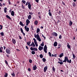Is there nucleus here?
Segmentation results:
<instances>
[{
	"label": "nucleus",
	"mask_w": 77,
	"mask_h": 77,
	"mask_svg": "<svg viewBox=\"0 0 77 77\" xmlns=\"http://www.w3.org/2000/svg\"><path fill=\"white\" fill-rule=\"evenodd\" d=\"M66 61L67 63H71V60L68 59V58L67 57H64V60L63 61V62H66Z\"/></svg>",
	"instance_id": "obj_1"
},
{
	"label": "nucleus",
	"mask_w": 77,
	"mask_h": 77,
	"mask_svg": "<svg viewBox=\"0 0 77 77\" xmlns=\"http://www.w3.org/2000/svg\"><path fill=\"white\" fill-rule=\"evenodd\" d=\"M34 37L35 38H36L37 37V39L38 41H39V42H41V38L39 37V35H38V34H37V35H35V34Z\"/></svg>",
	"instance_id": "obj_2"
},
{
	"label": "nucleus",
	"mask_w": 77,
	"mask_h": 77,
	"mask_svg": "<svg viewBox=\"0 0 77 77\" xmlns=\"http://www.w3.org/2000/svg\"><path fill=\"white\" fill-rule=\"evenodd\" d=\"M25 5L26 6H27V5H28L29 9L30 10H31V9H32V5H31L29 2H26Z\"/></svg>",
	"instance_id": "obj_3"
},
{
	"label": "nucleus",
	"mask_w": 77,
	"mask_h": 77,
	"mask_svg": "<svg viewBox=\"0 0 77 77\" xmlns=\"http://www.w3.org/2000/svg\"><path fill=\"white\" fill-rule=\"evenodd\" d=\"M58 60H59V61H58V63H60V65H62V64H63V63L62 62H63V60H62L60 59V58H58Z\"/></svg>",
	"instance_id": "obj_4"
},
{
	"label": "nucleus",
	"mask_w": 77,
	"mask_h": 77,
	"mask_svg": "<svg viewBox=\"0 0 77 77\" xmlns=\"http://www.w3.org/2000/svg\"><path fill=\"white\" fill-rule=\"evenodd\" d=\"M30 49L31 51H38V49L35 48H33L32 47H31L30 48Z\"/></svg>",
	"instance_id": "obj_5"
},
{
	"label": "nucleus",
	"mask_w": 77,
	"mask_h": 77,
	"mask_svg": "<svg viewBox=\"0 0 77 77\" xmlns=\"http://www.w3.org/2000/svg\"><path fill=\"white\" fill-rule=\"evenodd\" d=\"M6 52L8 54H11V50L8 49L6 48Z\"/></svg>",
	"instance_id": "obj_6"
},
{
	"label": "nucleus",
	"mask_w": 77,
	"mask_h": 77,
	"mask_svg": "<svg viewBox=\"0 0 77 77\" xmlns=\"http://www.w3.org/2000/svg\"><path fill=\"white\" fill-rule=\"evenodd\" d=\"M26 26H28V25H29V24L30 23V21L29 20V19H27L26 21Z\"/></svg>",
	"instance_id": "obj_7"
},
{
	"label": "nucleus",
	"mask_w": 77,
	"mask_h": 77,
	"mask_svg": "<svg viewBox=\"0 0 77 77\" xmlns=\"http://www.w3.org/2000/svg\"><path fill=\"white\" fill-rule=\"evenodd\" d=\"M52 35L53 36H56V37H57V33L56 32H53L52 33Z\"/></svg>",
	"instance_id": "obj_8"
},
{
	"label": "nucleus",
	"mask_w": 77,
	"mask_h": 77,
	"mask_svg": "<svg viewBox=\"0 0 77 77\" xmlns=\"http://www.w3.org/2000/svg\"><path fill=\"white\" fill-rule=\"evenodd\" d=\"M47 69H48V67H47V66H45L44 67V72H45L47 71Z\"/></svg>",
	"instance_id": "obj_9"
},
{
	"label": "nucleus",
	"mask_w": 77,
	"mask_h": 77,
	"mask_svg": "<svg viewBox=\"0 0 77 77\" xmlns=\"http://www.w3.org/2000/svg\"><path fill=\"white\" fill-rule=\"evenodd\" d=\"M37 69V66L36 65H35L33 67L32 69L34 70H35Z\"/></svg>",
	"instance_id": "obj_10"
},
{
	"label": "nucleus",
	"mask_w": 77,
	"mask_h": 77,
	"mask_svg": "<svg viewBox=\"0 0 77 77\" xmlns=\"http://www.w3.org/2000/svg\"><path fill=\"white\" fill-rule=\"evenodd\" d=\"M43 48H44L43 47H42L40 45L39 46V47L38 48V50L40 51H41L42 50H43Z\"/></svg>",
	"instance_id": "obj_11"
},
{
	"label": "nucleus",
	"mask_w": 77,
	"mask_h": 77,
	"mask_svg": "<svg viewBox=\"0 0 77 77\" xmlns=\"http://www.w3.org/2000/svg\"><path fill=\"white\" fill-rule=\"evenodd\" d=\"M20 31L21 33H23V36H25V33H24L23 32V29H22V28H20Z\"/></svg>",
	"instance_id": "obj_12"
},
{
	"label": "nucleus",
	"mask_w": 77,
	"mask_h": 77,
	"mask_svg": "<svg viewBox=\"0 0 77 77\" xmlns=\"http://www.w3.org/2000/svg\"><path fill=\"white\" fill-rule=\"evenodd\" d=\"M3 48L2 46H1L0 48V53H2L3 52Z\"/></svg>",
	"instance_id": "obj_13"
},
{
	"label": "nucleus",
	"mask_w": 77,
	"mask_h": 77,
	"mask_svg": "<svg viewBox=\"0 0 77 77\" xmlns=\"http://www.w3.org/2000/svg\"><path fill=\"white\" fill-rule=\"evenodd\" d=\"M12 43L14 44H16V41L14 39H12Z\"/></svg>",
	"instance_id": "obj_14"
},
{
	"label": "nucleus",
	"mask_w": 77,
	"mask_h": 77,
	"mask_svg": "<svg viewBox=\"0 0 77 77\" xmlns=\"http://www.w3.org/2000/svg\"><path fill=\"white\" fill-rule=\"evenodd\" d=\"M57 42H55L54 44V47H57Z\"/></svg>",
	"instance_id": "obj_15"
},
{
	"label": "nucleus",
	"mask_w": 77,
	"mask_h": 77,
	"mask_svg": "<svg viewBox=\"0 0 77 77\" xmlns=\"http://www.w3.org/2000/svg\"><path fill=\"white\" fill-rule=\"evenodd\" d=\"M38 21L37 20H35L34 22V24L37 25H38Z\"/></svg>",
	"instance_id": "obj_16"
},
{
	"label": "nucleus",
	"mask_w": 77,
	"mask_h": 77,
	"mask_svg": "<svg viewBox=\"0 0 77 77\" xmlns=\"http://www.w3.org/2000/svg\"><path fill=\"white\" fill-rule=\"evenodd\" d=\"M28 20H31V18H32V15H29L28 17Z\"/></svg>",
	"instance_id": "obj_17"
},
{
	"label": "nucleus",
	"mask_w": 77,
	"mask_h": 77,
	"mask_svg": "<svg viewBox=\"0 0 77 77\" xmlns=\"http://www.w3.org/2000/svg\"><path fill=\"white\" fill-rule=\"evenodd\" d=\"M72 25V22L70 20V22H69V26H71Z\"/></svg>",
	"instance_id": "obj_18"
},
{
	"label": "nucleus",
	"mask_w": 77,
	"mask_h": 77,
	"mask_svg": "<svg viewBox=\"0 0 77 77\" xmlns=\"http://www.w3.org/2000/svg\"><path fill=\"white\" fill-rule=\"evenodd\" d=\"M11 15H12V16H14V11H11Z\"/></svg>",
	"instance_id": "obj_19"
},
{
	"label": "nucleus",
	"mask_w": 77,
	"mask_h": 77,
	"mask_svg": "<svg viewBox=\"0 0 77 77\" xmlns=\"http://www.w3.org/2000/svg\"><path fill=\"white\" fill-rule=\"evenodd\" d=\"M40 31V29H39V28H37V31H36L37 33H39Z\"/></svg>",
	"instance_id": "obj_20"
},
{
	"label": "nucleus",
	"mask_w": 77,
	"mask_h": 77,
	"mask_svg": "<svg viewBox=\"0 0 77 77\" xmlns=\"http://www.w3.org/2000/svg\"><path fill=\"white\" fill-rule=\"evenodd\" d=\"M19 24L20 25V26H24V24L23 23H22V22L20 21L19 23Z\"/></svg>",
	"instance_id": "obj_21"
},
{
	"label": "nucleus",
	"mask_w": 77,
	"mask_h": 77,
	"mask_svg": "<svg viewBox=\"0 0 77 77\" xmlns=\"http://www.w3.org/2000/svg\"><path fill=\"white\" fill-rule=\"evenodd\" d=\"M6 17L7 18H8V19H9V20H11V17H10L8 15H6Z\"/></svg>",
	"instance_id": "obj_22"
},
{
	"label": "nucleus",
	"mask_w": 77,
	"mask_h": 77,
	"mask_svg": "<svg viewBox=\"0 0 77 77\" xmlns=\"http://www.w3.org/2000/svg\"><path fill=\"white\" fill-rule=\"evenodd\" d=\"M63 56V53H61L59 57H62V56Z\"/></svg>",
	"instance_id": "obj_23"
},
{
	"label": "nucleus",
	"mask_w": 77,
	"mask_h": 77,
	"mask_svg": "<svg viewBox=\"0 0 77 77\" xmlns=\"http://www.w3.org/2000/svg\"><path fill=\"white\" fill-rule=\"evenodd\" d=\"M44 50H47V45H45L44 47Z\"/></svg>",
	"instance_id": "obj_24"
},
{
	"label": "nucleus",
	"mask_w": 77,
	"mask_h": 77,
	"mask_svg": "<svg viewBox=\"0 0 77 77\" xmlns=\"http://www.w3.org/2000/svg\"><path fill=\"white\" fill-rule=\"evenodd\" d=\"M72 5L73 6V7H74V8H75V7L76 5L75 4V2H73V3L72 4Z\"/></svg>",
	"instance_id": "obj_25"
},
{
	"label": "nucleus",
	"mask_w": 77,
	"mask_h": 77,
	"mask_svg": "<svg viewBox=\"0 0 77 77\" xmlns=\"http://www.w3.org/2000/svg\"><path fill=\"white\" fill-rule=\"evenodd\" d=\"M5 75H4V77H7L8 75V74L7 73H6V72H5Z\"/></svg>",
	"instance_id": "obj_26"
},
{
	"label": "nucleus",
	"mask_w": 77,
	"mask_h": 77,
	"mask_svg": "<svg viewBox=\"0 0 77 77\" xmlns=\"http://www.w3.org/2000/svg\"><path fill=\"white\" fill-rule=\"evenodd\" d=\"M25 31H27V32H29V28L27 27V28L25 29Z\"/></svg>",
	"instance_id": "obj_27"
},
{
	"label": "nucleus",
	"mask_w": 77,
	"mask_h": 77,
	"mask_svg": "<svg viewBox=\"0 0 77 77\" xmlns=\"http://www.w3.org/2000/svg\"><path fill=\"white\" fill-rule=\"evenodd\" d=\"M33 40H34V42L35 44H36V43H37V41H36V39H35V38H33Z\"/></svg>",
	"instance_id": "obj_28"
},
{
	"label": "nucleus",
	"mask_w": 77,
	"mask_h": 77,
	"mask_svg": "<svg viewBox=\"0 0 77 77\" xmlns=\"http://www.w3.org/2000/svg\"><path fill=\"white\" fill-rule=\"evenodd\" d=\"M7 9V8H5L4 11V12H5V13H6V12H7V11H6Z\"/></svg>",
	"instance_id": "obj_29"
},
{
	"label": "nucleus",
	"mask_w": 77,
	"mask_h": 77,
	"mask_svg": "<svg viewBox=\"0 0 77 77\" xmlns=\"http://www.w3.org/2000/svg\"><path fill=\"white\" fill-rule=\"evenodd\" d=\"M30 43H31V42L30 41H29L28 42H27L26 43L28 45H30Z\"/></svg>",
	"instance_id": "obj_30"
},
{
	"label": "nucleus",
	"mask_w": 77,
	"mask_h": 77,
	"mask_svg": "<svg viewBox=\"0 0 77 77\" xmlns=\"http://www.w3.org/2000/svg\"><path fill=\"white\" fill-rule=\"evenodd\" d=\"M73 54V57L74 59H75V54H74V53H72Z\"/></svg>",
	"instance_id": "obj_31"
},
{
	"label": "nucleus",
	"mask_w": 77,
	"mask_h": 77,
	"mask_svg": "<svg viewBox=\"0 0 77 77\" xmlns=\"http://www.w3.org/2000/svg\"><path fill=\"white\" fill-rule=\"evenodd\" d=\"M42 60L43 62H45L46 61V59H45V58H43L42 59Z\"/></svg>",
	"instance_id": "obj_32"
},
{
	"label": "nucleus",
	"mask_w": 77,
	"mask_h": 77,
	"mask_svg": "<svg viewBox=\"0 0 77 77\" xmlns=\"http://www.w3.org/2000/svg\"><path fill=\"white\" fill-rule=\"evenodd\" d=\"M67 47L69 49H71V46L70 45H67Z\"/></svg>",
	"instance_id": "obj_33"
},
{
	"label": "nucleus",
	"mask_w": 77,
	"mask_h": 77,
	"mask_svg": "<svg viewBox=\"0 0 77 77\" xmlns=\"http://www.w3.org/2000/svg\"><path fill=\"white\" fill-rule=\"evenodd\" d=\"M40 45L41 46H42V47H44V43L43 42H42V43L40 44Z\"/></svg>",
	"instance_id": "obj_34"
},
{
	"label": "nucleus",
	"mask_w": 77,
	"mask_h": 77,
	"mask_svg": "<svg viewBox=\"0 0 77 77\" xmlns=\"http://www.w3.org/2000/svg\"><path fill=\"white\" fill-rule=\"evenodd\" d=\"M31 53L32 54H35V52L34 51H32L31 52Z\"/></svg>",
	"instance_id": "obj_35"
},
{
	"label": "nucleus",
	"mask_w": 77,
	"mask_h": 77,
	"mask_svg": "<svg viewBox=\"0 0 77 77\" xmlns=\"http://www.w3.org/2000/svg\"><path fill=\"white\" fill-rule=\"evenodd\" d=\"M39 57H40V58H43V55L42 54H41L40 55Z\"/></svg>",
	"instance_id": "obj_36"
},
{
	"label": "nucleus",
	"mask_w": 77,
	"mask_h": 77,
	"mask_svg": "<svg viewBox=\"0 0 77 77\" xmlns=\"http://www.w3.org/2000/svg\"><path fill=\"white\" fill-rule=\"evenodd\" d=\"M11 75L14 77L15 76V73L14 72H13V73L11 74Z\"/></svg>",
	"instance_id": "obj_37"
},
{
	"label": "nucleus",
	"mask_w": 77,
	"mask_h": 77,
	"mask_svg": "<svg viewBox=\"0 0 77 77\" xmlns=\"http://www.w3.org/2000/svg\"><path fill=\"white\" fill-rule=\"evenodd\" d=\"M3 28V26L2 25H0V30H2Z\"/></svg>",
	"instance_id": "obj_38"
},
{
	"label": "nucleus",
	"mask_w": 77,
	"mask_h": 77,
	"mask_svg": "<svg viewBox=\"0 0 77 77\" xmlns=\"http://www.w3.org/2000/svg\"><path fill=\"white\" fill-rule=\"evenodd\" d=\"M0 35L2 36H4V33L3 32H2L0 33Z\"/></svg>",
	"instance_id": "obj_39"
},
{
	"label": "nucleus",
	"mask_w": 77,
	"mask_h": 77,
	"mask_svg": "<svg viewBox=\"0 0 77 77\" xmlns=\"http://www.w3.org/2000/svg\"><path fill=\"white\" fill-rule=\"evenodd\" d=\"M29 63H32V60L31 59H29Z\"/></svg>",
	"instance_id": "obj_40"
},
{
	"label": "nucleus",
	"mask_w": 77,
	"mask_h": 77,
	"mask_svg": "<svg viewBox=\"0 0 77 77\" xmlns=\"http://www.w3.org/2000/svg\"><path fill=\"white\" fill-rule=\"evenodd\" d=\"M34 42H32V43L30 45V46H31V47H33L32 45H34Z\"/></svg>",
	"instance_id": "obj_41"
},
{
	"label": "nucleus",
	"mask_w": 77,
	"mask_h": 77,
	"mask_svg": "<svg viewBox=\"0 0 77 77\" xmlns=\"http://www.w3.org/2000/svg\"><path fill=\"white\" fill-rule=\"evenodd\" d=\"M52 70L53 71H55V69L54 68V67L53 66L52 68Z\"/></svg>",
	"instance_id": "obj_42"
},
{
	"label": "nucleus",
	"mask_w": 77,
	"mask_h": 77,
	"mask_svg": "<svg viewBox=\"0 0 77 77\" xmlns=\"http://www.w3.org/2000/svg\"><path fill=\"white\" fill-rule=\"evenodd\" d=\"M48 14L49 16H52V14H51V12H49Z\"/></svg>",
	"instance_id": "obj_43"
},
{
	"label": "nucleus",
	"mask_w": 77,
	"mask_h": 77,
	"mask_svg": "<svg viewBox=\"0 0 77 77\" xmlns=\"http://www.w3.org/2000/svg\"><path fill=\"white\" fill-rule=\"evenodd\" d=\"M22 2L24 3V4H26V1L24 0H22Z\"/></svg>",
	"instance_id": "obj_44"
},
{
	"label": "nucleus",
	"mask_w": 77,
	"mask_h": 77,
	"mask_svg": "<svg viewBox=\"0 0 77 77\" xmlns=\"http://www.w3.org/2000/svg\"><path fill=\"white\" fill-rule=\"evenodd\" d=\"M48 54L49 55V56H50V57H51V54L50 53V52H48Z\"/></svg>",
	"instance_id": "obj_45"
},
{
	"label": "nucleus",
	"mask_w": 77,
	"mask_h": 77,
	"mask_svg": "<svg viewBox=\"0 0 77 77\" xmlns=\"http://www.w3.org/2000/svg\"><path fill=\"white\" fill-rule=\"evenodd\" d=\"M22 8L23 9H25V7H24V6L23 4H22Z\"/></svg>",
	"instance_id": "obj_46"
},
{
	"label": "nucleus",
	"mask_w": 77,
	"mask_h": 77,
	"mask_svg": "<svg viewBox=\"0 0 77 77\" xmlns=\"http://www.w3.org/2000/svg\"><path fill=\"white\" fill-rule=\"evenodd\" d=\"M5 63L7 64V65H8V61H7L6 60H5Z\"/></svg>",
	"instance_id": "obj_47"
},
{
	"label": "nucleus",
	"mask_w": 77,
	"mask_h": 77,
	"mask_svg": "<svg viewBox=\"0 0 77 77\" xmlns=\"http://www.w3.org/2000/svg\"><path fill=\"white\" fill-rule=\"evenodd\" d=\"M29 14H30V15H33V13H32V12H29Z\"/></svg>",
	"instance_id": "obj_48"
},
{
	"label": "nucleus",
	"mask_w": 77,
	"mask_h": 77,
	"mask_svg": "<svg viewBox=\"0 0 77 77\" xmlns=\"http://www.w3.org/2000/svg\"><path fill=\"white\" fill-rule=\"evenodd\" d=\"M57 13H58V14H59V15H60V14H61V11H59V12H57Z\"/></svg>",
	"instance_id": "obj_49"
},
{
	"label": "nucleus",
	"mask_w": 77,
	"mask_h": 77,
	"mask_svg": "<svg viewBox=\"0 0 77 77\" xmlns=\"http://www.w3.org/2000/svg\"><path fill=\"white\" fill-rule=\"evenodd\" d=\"M44 51L45 53H47V50H44Z\"/></svg>",
	"instance_id": "obj_50"
},
{
	"label": "nucleus",
	"mask_w": 77,
	"mask_h": 77,
	"mask_svg": "<svg viewBox=\"0 0 77 77\" xmlns=\"http://www.w3.org/2000/svg\"><path fill=\"white\" fill-rule=\"evenodd\" d=\"M28 70L29 72H30V71H31V69H30V68H28Z\"/></svg>",
	"instance_id": "obj_51"
},
{
	"label": "nucleus",
	"mask_w": 77,
	"mask_h": 77,
	"mask_svg": "<svg viewBox=\"0 0 77 77\" xmlns=\"http://www.w3.org/2000/svg\"><path fill=\"white\" fill-rule=\"evenodd\" d=\"M59 39H61L62 38V35H60L59 36Z\"/></svg>",
	"instance_id": "obj_52"
},
{
	"label": "nucleus",
	"mask_w": 77,
	"mask_h": 77,
	"mask_svg": "<svg viewBox=\"0 0 77 77\" xmlns=\"http://www.w3.org/2000/svg\"><path fill=\"white\" fill-rule=\"evenodd\" d=\"M42 37H43V38H44V39H45V37L44 36V35L43 34H42Z\"/></svg>",
	"instance_id": "obj_53"
},
{
	"label": "nucleus",
	"mask_w": 77,
	"mask_h": 77,
	"mask_svg": "<svg viewBox=\"0 0 77 77\" xmlns=\"http://www.w3.org/2000/svg\"><path fill=\"white\" fill-rule=\"evenodd\" d=\"M62 3L63 5H65V2H64L62 1Z\"/></svg>",
	"instance_id": "obj_54"
},
{
	"label": "nucleus",
	"mask_w": 77,
	"mask_h": 77,
	"mask_svg": "<svg viewBox=\"0 0 77 77\" xmlns=\"http://www.w3.org/2000/svg\"><path fill=\"white\" fill-rule=\"evenodd\" d=\"M8 2H9V5H12V4L11 3V2H10V1H9V0H8Z\"/></svg>",
	"instance_id": "obj_55"
},
{
	"label": "nucleus",
	"mask_w": 77,
	"mask_h": 77,
	"mask_svg": "<svg viewBox=\"0 0 77 77\" xmlns=\"http://www.w3.org/2000/svg\"><path fill=\"white\" fill-rule=\"evenodd\" d=\"M39 0H35V1L37 3H39Z\"/></svg>",
	"instance_id": "obj_56"
},
{
	"label": "nucleus",
	"mask_w": 77,
	"mask_h": 77,
	"mask_svg": "<svg viewBox=\"0 0 77 77\" xmlns=\"http://www.w3.org/2000/svg\"><path fill=\"white\" fill-rule=\"evenodd\" d=\"M31 28L32 30H33V26H32V25L31 26Z\"/></svg>",
	"instance_id": "obj_57"
},
{
	"label": "nucleus",
	"mask_w": 77,
	"mask_h": 77,
	"mask_svg": "<svg viewBox=\"0 0 77 77\" xmlns=\"http://www.w3.org/2000/svg\"><path fill=\"white\" fill-rule=\"evenodd\" d=\"M35 44L36 47H38V44H37V43H35Z\"/></svg>",
	"instance_id": "obj_58"
},
{
	"label": "nucleus",
	"mask_w": 77,
	"mask_h": 77,
	"mask_svg": "<svg viewBox=\"0 0 77 77\" xmlns=\"http://www.w3.org/2000/svg\"><path fill=\"white\" fill-rule=\"evenodd\" d=\"M0 6H1V7H2L3 6V5L2 4V3L0 2Z\"/></svg>",
	"instance_id": "obj_59"
},
{
	"label": "nucleus",
	"mask_w": 77,
	"mask_h": 77,
	"mask_svg": "<svg viewBox=\"0 0 77 77\" xmlns=\"http://www.w3.org/2000/svg\"><path fill=\"white\" fill-rule=\"evenodd\" d=\"M19 38L20 39H22V38H21V37L20 36H19Z\"/></svg>",
	"instance_id": "obj_60"
},
{
	"label": "nucleus",
	"mask_w": 77,
	"mask_h": 77,
	"mask_svg": "<svg viewBox=\"0 0 77 77\" xmlns=\"http://www.w3.org/2000/svg\"><path fill=\"white\" fill-rule=\"evenodd\" d=\"M58 46H60V47H61V44H60V43L59 44Z\"/></svg>",
	"instance_id": "obj_61"
},
{
	"label": "nucleus",
	"mask_w": 77,
	"mask_h": 77,
	"mask_svg": "<svg viewBox=\"0 0 77 77\" xmlns=\"http://www.w3.org/2000/svg\"><path fill=\"white\" fill-rule=\"evenodd\" d=\"M26 49H29V48H28V47H27V46H26Z\"/></svg>",
	"instance_id": "obj_62"
},
{
	"label": "nucleus",
	"mask_w": 77,
	"mask_h": 77,
	"mask_svg": "<svg viewBox=\"0 0 77 77\" xmlns=\"http://www.w3.org/2000/svg\"><path fill=\"white\" fill-rule=\"evenodd\" d=\"M3 47L4 48V50H5V49H6V47L5 46H4Z\"/></svg>",
	"instance_id": "obj_63"
},
{
	"label": "nucleus",
	"mask_w": 77,
	"mask_h": 77,
	"mask_svg": "<svg viewBox=\"0 0 77 77\" xmlns=\"http://www.w3.org/2000/svg\"><path fill=\"white\" fill-rule=\"evenodd\" d=\"M27 26H25V29H27Z\"/></svg>",
	"instance_id": "obj_64"
}]
</instances>
